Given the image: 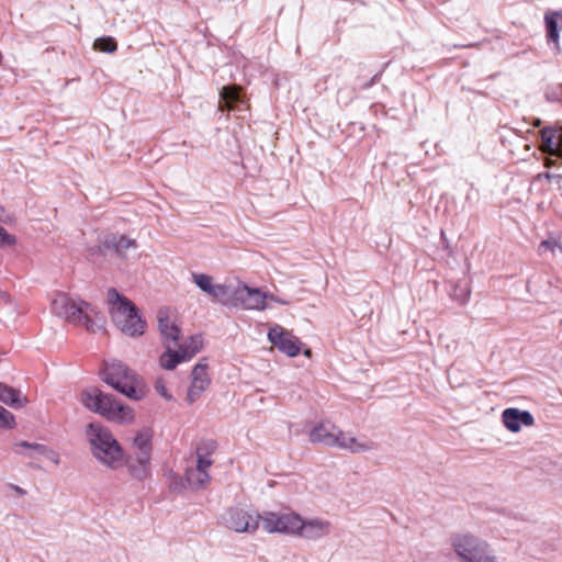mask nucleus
<instances>
[{"label": "nucleus", "mask_w": 562, "mask_h": 562, "mask_svg": "<svg viewBox=\"0 0 562 562\" xmlns=\"http://www.w3.org/2000/svg\"><path fill=\"white\" fill-rule=\"evenodd\" d=\"M52 311L69 323L83 325L91 333L103 329L104 321L94 306L80 300H74L65 293H58L54 296Z\"/></svg>", "instance_id": "f257e3e1"}, {"label": "nucleus", "mask_w": 562, "mask_h": 562, "mask_svg": "<svg viewBox=\"0 0 562 562\" xmlns=\"http://www.w3.org/2000/svg\"><path fill=\"white\" fill-rule=\"evenodd\" d=\"M92 456L102 465L119 469L125 464V454L112 432L101 424L90 423L86 429Z\"/></svg>", "instance_id": "f03ea898"}, {"label": "nucleus", "mask_w": 562, "mask_h": 562, "mask_svg": "<svg viewBox=\"0 0 562 562\" xmlns=\"http://www.w3.org/2000/svg\"><path fill=\"white\" fill-rule=\"evenodd\" d=\"M80 402L89 411L117 424H131L135 418L132 407L123 405L112 395L104 394L95 387L83 390Z\"/></svg>", "instance_id": "7ed1b4c3"}, {"label": "nucleus", "mask_w": 562, "mask_h": 562, "mask_svg": "<svg viewBox=\"0 0 562 562\" xmlns=\"http://www.w3.org/2000/svg\"><path fill=\"white\" fill-rule=\"evenodd\" d=\"M101 375L105 383L133 401H139L146 395L143 379L120 361L106 362Z\"/></svg>", "instance_id": "20e7f679"}, {"label": "nucleus", "mask_w": 562, "mask_h": 562, "mask_svg": "<svg viewBox=\"0 0 562 562\" xmlns=\"http://www.w3.org/2000/svg\"><path fill=\"white\" fill-rule=\"evenodd\" d=\"M108 301L110 313L115 326L128 336H138L144 333L145 322L138 315L136 306L114 289L109 290Z\"/></svg>", "instance_id": "39448f33"}, {"label": "nucleus", "mask_w": 562, "mask_h": 562, "mask_svg": "<svg viewBox=\"0 0 562 562\" xmlns=\"http://www.w3.org/2000/svg\"><path fill=\"white\" fill-rule=\"evenodd\" d=\"M451 547L459 562H492L488 541L475 535H454L451 538Z\"/></svg>", "instance_id": "423d86ee"}, {"label": "nucleus", "mask_w": 562, "mask_h": 562, "mask_svg": "<svg viewBox=\"0 0 562 562\" xmlns=\"http://www.w3.org/2000/svg\"><path fill=\"white\" fill-rule=\"evenodd\" d=\"M203 346V339L200 335L191 336L172 350L165 351L159 358V364L166 370H173L179 363L192 359Z\"/></svg>", "instance_id": "0eeeda50"}, {"label": "nucleus", "mask_w": 562, "mask_h": 562, "mask_svg": "<svg viewBox=\"0 0 562 562\" xmlns=\"http://www.w3.org/2000/svg\"><path fill=\"white\" fill-rule=\"evenodd\" d=\"M268 300H274V295L263 293L259 289H251L246 284H240L231 291L229 305L240 306L245 310L263 311L269 307Z\"/></svg>", "instance_id": "6e6552de"}, {"label": "nucleus", "mask_w": 562, "mask_h": 562, "mask_svg": "<svg viewBox=\"0 0 562 562\" xmlns=\"http://www.w3.org/2000/svg\"><path fill=\"white\" fill-rule=\"evenodd\" d=\"M300 515L294 512H265L260 515L262 528L268 533H284L295 536Z\"/></svg>", "instance_id": "1a4fd4ad"}, {"label": "nucleus", "mask_w": 562, "mask_h": 562, "mask_svg": "<svg viewBox=\"0 0 562 562\" xmlns=\"http://www.w3.org/2000/svg\"><path fill=\"white\" fill-rule=\"evenodd\" d=\"M194 284L212 301L224 305L231 303V288L226 284L215 283L212 276L201 272L191 273Z\"/></svg>", "instance_id": "9d476101"}, {"label": "nucleus", "mask_w": 562, "mask_h": 562, "mask_svg": "<svg viewBox=\"0 0 562 562\" xmlns=\"http://www.w3.org/2000/svg\"><path fill=\"white\" fill-rule=\"evenodd\" d=\"M223 524L236 532H254L258 529L260 515L252 516L248 512L234 507L222 515Z\"/></svg>", "instance_id": "9b49d317"}, {"label": "nucleus", "mask_w": 562, "mask_h": 562, "mask_svg": "<svg viewBox=\"0 0 562 562\" xmlns=\"http://www.w3.org/2000/svg\"><path fill=\"white\" fill-rule=\"evenodd\" d=\"M157 322L166 351L172 350L178 346L181 334L177 317L168 310H160L157 315Z\"/></svg>", "instance_id": "f8f14e48"}, {"label": "nucleus", "mask_w": 562, "mask_h": 562, "mask_svg": "<svg viewBox=\"0 0 562 562\" xmlns=\"http://www.w3.org/2000/svg\"><path fill=\"white\" fill-rule=\"evenodd\" d=\"M268 339L276 348L289 357H295L300 353V339L280 325L270 327Z\"/></svg>", "instance_id": "ddd939ff"}, {"label": "nucleus", "mask_w": 562, "mask_h": 562, "mask_svg": "<svg viewBox=\"0 0 562 562\" xmlns=\"http://www.w3.org/2000/svg\"><path fill=\"white\" fill-rule=\"evenodd\" d=\"M540 150L548 156L562 158V126L548 125L539 131Z\"/></svg>", "instance_id": "4468645a"}, {"label": "nucleus", "mask_w": 562, "mask_h": 562, "mask_svg": "<svg viewBox=\"0 0 562 562\" xmlns=\"http://www.w3.org/2000/svg\"><path fill=\"white\" fill-rule=\"evenodd\" d=\"M330 528L331 525L328 520L321 518L304 519L300 515L295 536L306 540H319L330 532Z\"/></svg>", "instance_id": "2eb2a0df"}, {"label": "nucleus", "mask_w": 562, "mask_h": 562, "mask_svg": "<svg viewBox=\"0 0 562 562\" xmlns=\"http://www.w3.org/2000/svg\"><path fill=\"white\" fill-rule=\"evenodd\" d=\"M341 429L329 420H324L314 426L310 431V440L327 447L337 448Z\"/></svg>", "instance_id": "dca6fc26"}, {"label": "nucleus", "mask_w": 562, "mask_h": 562, "mask_svg": "<svg viewBox=\"0 0 562 562\" xmlns=\"http://www.w3.org/2000/svg\"><path fill=\"white\" fill-rule=\"evenodd\" d=\"M337 448L355 454H362L376 450L378 443L366 436L357 437L350 431L341 430Z\"/></svg>", "instance_id": "f3484780"}, {"label": "nucleus", "mask_w": 562, "mask_h": 562, "mask_svg": "<svg viewBox=\"0 0 562 562\" xmlns=\"http://www.w3.org/2000/svg\"><path fill=\"white\" fill-rule=\"evenodd\" d=\"M502 423L510 432H518L520 431L521 426H532L535 424V417L529 411L508 407L502 413Z\"/></svg>", "instance_id": "a211bd4d"}, {"label": "nucleus", "mask_w": 562, "mask_h": 562, "mask_svg": "<svg viewBox=\"0 0 562 562\" xmlns=\"http://www.w3.org/2000/svg\"><path fill=\"white\" fill-rule=\"evenodd\" d=\"M211 380L206 372V366L198 363L192 370V381L187 393V400L190 403L195 402L201 394L207 389Z\"/></svg>", "instance_id": "6ab92c4d"}, {"label": "nucleus", "mask_w": 562, "mask_h": 562, "mask_svg": "<svg viewBox=\"0 0 562 562\" xmlns=\"http://www.w3.org/2000/svg\"><path fill=\"white\" fill-rule=\"evenodd\" d=\"M136 241L127 238L126 236L108 235L103 240V246L91 248L90 256L93 257L98 254H103L104 249H114L120 256H125L128 249H135Z\"/></svg>", "instance_id": "aec40b11"}, {"label": "nucleus", "mask_w": 562, "mask_h": 562, "mask_svg": "<svg viewBox=\"0 0 562 562\" xmlns=\"http://www.w3.org/2000/svg\"><path fill=\"white\" fill-rule=\"evenodd\" d=\"M561 23L562 10L548 11L544 14V27L548 44L559 45Z\"/></svg>", "instance_id": "412c9836"}, {"label": "nucleus", "mask_w": 562, "mask_h": 562, "mask_svg": "<svg viewBox=\"0 0 562 562\" xmlns=\"http://www.w3.org/2000/svg\"><path fill=\"white\" fill-rule=\"evenodd\" d=\"M241 89L237 86H227L224 87L220 93L221 100L218 103V109L221 111L234 110L237 103L243 102L241 98Z\"/></svg>", "instance_id": "4be33fe9"}, {"label": "nucleus", "mask_w": 562, "mask_h": 562, "mask_svg": "<svg viewBox=\"0 0 562 562\" xmlns=\"http://www.w3.org/2000/svg\"><path fill=\"white\" fill-rule=\"evenodd\" d=\"M0 401L14 408H21L27 403L26 397L23 396L20 391L2 383H0Z\"/></svg>", "instance_id": "5701e85b"}, {"label": "nucleus", "mask_w": 562, "mask_h": 562, "mask_svg": "<svg viewBox=\"0 0 562 562\" xmlns=\"http://www.w3.org/2000/svg\"><path fill=\"white\" fill-rule=\"evenodd\" d=\"M211 477L207 472L194 468L186 471V482L188 487L198 491L204 488L210 482Z\"/></svg>", "instance_id": "b1692460"}, {"label": "nucleus", "mask_w": 562, "mask_h": 562, "mask_svg": "<svg viewBox=\"0 0 562 562\" xmlns=\"http://www.w3.org/2000/svg\"><path fill=\"white\" fill-rule=\"evenodd\" d=\"M16 448L22 449H31V450H38V453L42 454L47 460L52 461L55 464L59 463V456L50 450L48 447L40 443H30L27 441H21L15 445Z\"/></svg>", "instance_id": "393cba45"}, {"label": "nucleus", "mask_w": 562, "mask_h": 562, "mask_svg": "<svg viewBox=\"0 0 562 562\" xmlns=\"http://www.w3.org/2000/svg\"><path fill=\"white\" fill-rule=\"evenodd\" d=\"M151 449V432L148 429L139 430L133 440V450Z\"/></svg>", "instance_id": "a878e982"}, {"label": "nucleus", "mask_w": 562, "mask_h": 562, "mask_svg": "<svg viewBox=\"0 0 562 562\" xmlns=\"http://www.w3.org/2000/svg\"><path fill=\"white\" fill-rule=\"evenodd\" d=\"M93 48L103 53L112 54L116 50L117 44L113 37L103 36L94 41Z\"/></svg>", "instance_id": "bb28decb"}, {"label": "nucleus", "mask_w": 562, "mask_h": 562, "mask_svg": "<svg viewBox=\"0 0 562 562\" xmlns=\"http://www.w3.org/2000/svg\"><path fill=\"white\" fill-rule=\"evenodd\" d=\"M541 249L549 250L552 254H554L555 250H559L562 254V237L549 234L548 238L541 240L539 251H541Z\"/></svg>", "instance_id": "cd10ccee"}, {"label": "nucleus", "mask_w": 562, "mask_h": 562, "mask_svg": "<svg viewBox=\"0 0 562 562\" xmlns=\"http://www.w3.org/2000/svg\"><path fill=\"white\" fill-rule=\"evenodd\" d=\"M450 295L454 301L459 302L460 304H464L470 295V289L468 286V283L459 282L454 284Z\"/></svg>", "instance_id": "c85d7f7f"}, {"label": "nucleus", "mask_w": 562, "mask_h": 562, "mask_svg": "<svg viewBox=\"0 0 562 562\" xmlns=\"http://www.w3.org/2000/svg\"><path fill=\"white\" fill-rule=\"evenodd\" d=\"M130 471L134 477H136L138 480H144L147 476H149V474H150V463L143 464V463H137L135 461V463L130 465Z\"/></svg>", "instance_id": "c756f323"}, {"label": "nucleus", "mask_w": 562, "mask_h": 562, "mask_svg": "<svg viewBox=\"0 0 562 562\" xmlns=\"http://www.w3.org/2000/svg\"><path fill=\"white\" fill-rule=\"evenodd\" d=\"M14 416L0 405V428H13Z\"/></svg>", "instance_id": "7c9ffc66"}, {"label": "nucleus", "mask_w": 562, "mask_h": 562, "mask_svg": "<svg viewBox=\"0 0 562 562\" xmlns=\"http://www.w3.org/2000/svg\"><path fill=\"white\" fill-rule=\"evenodd\" d=\"M196 454H198V461H196L195 468L207 472V470L212 465L213 461L207 456L202 453L200 447L196 449Z\"/></svg>", "instance_id": "2f4dec72"}, {"label": "nucleus", "mask_w": 562, "mask_h": 562, "mask_svg": "<svg viewBox=\"0 0 562 562\" xmlns=\"http://www.w3.org/2000/svg\"><path fill=\"white\" fill-rule=\"evenodd\" d=\"M155 390L156 392L162 396L165 400L170 401L172 400V395L168 392L167 385L164 379L159 378L155 382Z\"/></svg>", "instance_id": "473e14b6"}, {"label": "nucleus", "mask_w": 562, "mask_h": 562, "mask_svg": "<svg viewBox=\"0 0 562 562\" xmlns=\"http://www.w3.org/2000/svg\"><path fill=\"white\" fill-rule=\"evenodd\" d=\"M137 463H150L151 449L133 450Z\"/></svg>", "instance_id": "72a5a7b5"}, {"label": "nucleus", "mask_w": 562, "mask_h": 562, "mask_svg": "<svg viewBox=\"0 0 562 562\" xmlns=\"http://www.w3.org/2000/svg\"><path fill=\"white\" fill-rule=\"evenodd\" d=\"M15 243L14 236L8 234V232L0 226V246H10Z\"/></svg>", "instance_id": "f704fd0d"}, {"label": "nucleus", "mask_w": 562, "mask_h": 562, "mask_svg": "<svg viewBox=\"0 0 562 562\" xmlns=\"http://www.w3.org/2000/svg\"><path fill=\"white\" fill-rule=\"evenodd\" d=\"M544 95L550 102H560L562 100L561 89H547Z\"/></svg>", "instance_id": "c9c22d12"}, {"label": "nucleus", "mask_w": 562, "mask_h": 562, "mask_svg": "<svg viewBox=\"0 0 562 562\" xmlns=\"http://www.w3.org/2000/svg\"><path fill=\"white\" fill-rule=\"evenodd\" d=\"M186 487H188L186 479L176 477L170 484V490L176 493H181Z\"/></svg>", "instance_id": "e433bc0d"}, {"label": "nucleus", "mask_w": 562, "mask_h": 562, "mask_svg": "<svg viewBox=\"0 0 562 562\" xmlns=\"http://www.w3.org/2000/svg\"><path fill=\"white\" fill-rule=\"evenodd\" d=\"M19 453L23 454L24 457L31 458V459H38L40 457H43L38 453V450H31L25 449V451H19Z\"/></svg>", "instance_id": "4c0bfd02"}, {"label": "nucleus", "mask_w": 562, "mask_h": 562, "mask_svg": "<svg viewBox=\"0 0 562 562\" xmlns=\"http://www.w3.org/2000/svg\"><path fill=\"white\" fill-rule=\"evenodd\" d=\"M542 176L548 180H554L555 182H560L562 179V175L560 173H551V172H544Z\"/></svg>", "instance_id": "58836bf2"}, {"label": "nucleus", "mask_w": 562, "mask_h": 562, "mask_svg": "<svg viewBox=\"0 0 562 562\" xmlns=\"http://www.w3.org/2000/svg\"><path fill=\"white\" fill-rule=\"evenodd\" d=\"M9 487L20 496L26 495V491L18 485L10 484Z\"/></svg>", "instance_id": "ea45409f"}, {"label": "nucleus", "mask_w": 562, "mask_h": 562, "mask_svg": "<svg viewBox=\"0 0 562 562\" xmlns=\"http://www.w3.org/2000/svg\"><path fill=\"white\" fill-rule=\"evenodd\" d=\"M270 302H276V303H279V304H282V305H288L289 302L286 300H283V299H279L277 296H274V300H269Z\"/></svg>", "instance_id": "a19ab883"}, {"label": "nucleus", "mask_w": 562, "mask_h": 562, "mask_svg": "<svg viewBox=\"0 0 562 562\" xmlns=\"http://www.w3.org/2000/svg\"><path fill=\"white\" fill-rule=\"evenodd\" d=\"M304 355H305V356H307V357H310V356H311V350H310V349H306V350L304 351Z\"/></svg>", "instance_id": "79ce46f5"}]
</instances>
